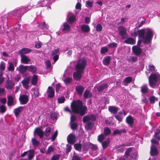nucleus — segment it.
Instances as JSON below:
<instances>
[{
    "label": "nucleus",
    "instance_id": "nucleus-1",
    "mask_svg": "<svg viewBox=\"0 0 160 160\" xmlns=\"http://www.w3.org/2000/svg\"><path fill=\"white\" fill-rule=\"evenodd\" d=\"M71 107L73 113L79 114L81 116H83L87 110V107L83 106L82 102L77 100L72 102L71 104Z\"/></svg>",
    "mask_w": 160,
    "mask_h": 160
},
{
    "label": "nucleus",
    "instance_id": "nucleus-2",
    "mask_svg": "<svg viewBox=\"0 0 160 160\" xmlns=\"http://www.w3.org/2000/svg\"><path fill=\"white\" fill-rule=\"evenodd\" d=\"M138 37L143 39V43L148 44L151 42L153 35L151 29L149 28L145 32V29H141L138 30Z\"/></svg>",
    "mask_w": 160,
    "mask_h": 160
},
{
    "label": "nucleus",
    "instance_id": "nucleus-3",
    "mask_svg": "<svg viewBox=\"0 0 160 160\" xmlns=\"http://www.w3.org/2000/svg\"><path fill=\"white\" fill-rule=\"evenodd\" d=\"M149 83L150 86L152 88L157 83L158 81L160 83V74L158 72L151 74L148 78Z\"/></svg>",
    "mask_w": 160,
    "mask_h": 160
},
{
    "label": "nucleus",
    "instance_id": "nucleus-4",
    "mask_svg": "<svg viewBox=\"0 0 160 160\" xmlns=\"http://www.w3.org/2000/svg\"><path fill=\"white\" fill-rule=\"evenodd\" d=\"M87 63L86 60L84 58H82L79 59L75 67V70L83 72L84 70L86 67Z\"/></svg>",
    "mask_w": 160,
    "mask_h": 160
},
{
    "label": "nucleus",
    "instance_id": "nucleus-5",
    "mask_svg": "<svg viewBox=\"0 0 160 160\" xmlns=\"http://www.w3.org/2000/svg\"><path fill=\"white\" fill-rule=\"evenodd\" d=\"M32 7V6H31V7ZM28 8V7H25L24 8H22L18 10H15L12 12V14L13 16L16 15L15 14H17L19 15L22 14L23 15L24 13H25L31 9V8H29L28 9H27Z\"/></svg>",
    "mask_w": 160,
    "mask_h": 160
},
{
    "label": "nucleus",
    "instance_id": "nucleus-6",
    "mask_svg": "<svg viewBox=\"0 0 160 160\" xmlns=\"http://www.w3.org/2000/svg\"><path fill=\"white\" fill-rule=\"evenodd\" d=\"M118 29L119 34L122 37V39H125L127 34L126 29L123 26H120L118 27Z\"/></svg>",
    "mask_w": 160,
    "mask_h": 160
},
{
    "label": "nucleus",
    "instance_id": "nucleus-7",
    "mask_svg": "<svg viewBox=\"0 0 160 160\" xmlns=\"http://www.w3.org/2000/svg\"><path fill=\"white\" fill-rule=\"evenodd\" d=\"M15 85L14 82L8 78V80H7L5 82V87L8 90H12L14 87Z\"/></svg>",
    "mask_w": 160,
    "mask_h": 160
},
{
    "label": "nucleus",
    "instance_id": "nucleus-8",
    "mask_svg": "<svg viewBox=\"0 0 160 160\" xmlns=\"http://www.w3.org/2000/svg\"><path fill=\"white\" fill-rule=\"evenodd\" d=\"M76 71L73 74V78L76 81H80L81 79L82 73L83 72L81 71Z\"/></svg>",
    "mask_w": 160,
    "mask_h": 160
},
{
    "label": "nucleus",
    "instance_id": "nucleus-9",
    "mask_svg": "<svg viewBox=\"0 0 160 160\" xmlns=\"http://www.w3.org/2000/svg\"><path fill=\"white\" fill-rule=\"evenodd\" d=\"M28 66H24L21 64L17 68L16 70L18 71L20 73L24 74L28 70Z\"/></svg>",
    "mask_w": 160,
    "mask_h": 160
},
{
    "label": "nucleus",
    "instance_id": "nucleus-10",
    "mask_svg": "<svg viewBox=\"0 0 160 160\" xmlns=\"http://www.w3.org/2000/svg\"><path fill=\"white\" fill-rule=\"evenodd\" d=\"M19 100L21 104H25L28 101V96L26 94L20 95L19 97Z\"/></svg>",
    "mask_w": 160,
    "mask_h": 160
},
{
    "label": "nucleus",
    "instance_id": "nucleus-11",
    "mask_svg": "<svg viewBox=\"0 0 160 160\" xmlns=\"http://www.w3.org/2000/svg\"><path fill=\"white\" fill-rule=\"evenodd\" d=\"M46 92L48 97L49 98H52L53 97L55 94L54 89L51 86H49L47 89Z\"/></svg>",
    "mask_w": 160,
    "mask_h": 160
},
{
    "label": "nucleus",
    "instance_id": "nucleus-12",
    "mask_svg": "<svg viewBox=\"0 0 160 160\" xmlns=\"http://www.w3.org/2000/svg\"><path fill=\"white\" fill-rule=\"evenodd\" d=\"M132 50L134 54L137 56H139L142 53L141 49L137 46H134L132 47Z\"/></svg>",
    "mask_w": 160,
    "mask_h": 160
},
{
    "label": "nucleus",
    "instance_id": "nucleus-13",
    "mask_svg": "<svg viewBox=\"0 0 160 160\" xmlns=\"http://www.w3.org/2000/svg\"><path fill=\"white\" fill-rule=\"evenodd\" d=\"M68 142L71 144L73 145L76 141V136L70 133L67 137Z\"/></svg>",
    "mask_w": 160,
    "mask_h": 160
},
{
    "label": "nucleus",
    "instance_id": "nucleus-14",
    "mask_svg": "<svg viewBox=\"0 0 160 160\" xmlns=\"http://www.w3.org/2000/svg\"><path fill=\"white\" fill-rule=\"evenodd\" d=\"M30 81V77L28 76L26 78L22 81V83L24 88L26 89H28Z\"/></svg>",
    "mask_w": 160,
    "mask_h": 160
},
{
    "label": "nucleus",
    "instance_id": "nucleus-15",
    "mask_svg": "<svg viewBox=\"0 0 160 160\" xmlns=\"http://www.w3.org/2000/svg\"><path fill=\"white\" fill-rule=\"evenodd\" d=\"M34 133L35 134H37L39 136L40 138H42L44 135V132L41 129V128L39 127L36 128L34 129Z\"/></svg>",
    "mask_w": 160,
    "mask_h": 160
},
{
    "label": "nucleus",
    "instance_id": "nucleus-16",
    "mask_svg": "<svg viewBox=\"0 0 160 160\" xmlns=\"http://www.w3.org/2000/svg\"><path fill=\"white\" fill-rule=\"evenodd\" d=\"M150 154V155L152 156H155L158 154V152L156 146L153 145L151 147Z\"/></svg>",
    "mask_w": 160,
    "mask_h": 160
},
{
    "label": "nucleus",
    "instance_id": "nucleus-17",
    "mask_svg": "<svg viewBox=\"0 0 160 160\" xmlns=\"http://www.w3.org/2000/svg\"><path fill=\"white\" fill-rule=\"evenodd\" d=\"M108 87V85L107 83H103L102 85H99L97 87V89L98 91L101 92L104 90L107 89Z\"/></svg>",
    "mask_w": 160,
    "mask_h": 160
},
{
    "label": "nucleus",
    "instance_id": "nucleus-18",
    "mask_svg": "<svg viewBox=\"0 0 160 160\" xmlns=\"http://www.w3.org/2000/svg\"><path fill=\"white\" fill-rule=\"evenodd\" d=\"M32 50L27 48H23L21 50H19L18 52V54L21 55H24V54H27L30 52Z\"/></svg>",
    "mask_w": 160,
    "mask_h": 160
},
{
    "label": "nucleus",
    "instance_id": "nucleus-19",
    "mask_svg": "<svg viewBox=\"0 0 160 160\" xmlns=\"http://www.w3.org/2000/svg\"><path fill=\"white\" fill-rule=\"evenodd\" d=\"M81 29L83 33H88L90 31V29L88 25L83 24L81 26Z\"/></svg>",
    "mask_w": 160,
    "mask_h": 160
},
{
    "label": "nucleus",
    "instance_id": "nucleus-20",
    "mask_svg": "<svg viewBox=\"0 0 160 160\" xmlns=\"http://www.w3.org/2000/svg\"><path fill=\"white\" fill-rule=\"evenodd\" d=\"M85 88L81 85H78L76 87L75 89L78 94L79 95H82L84 90Z\"/></svg>",
    "mask_w": 160,
    "mask_h": 160
},
{
    "label": "nucleus",
    "instance_id": "nucleus-21",
    "mask_svg": "<svg viewBox=\"0 0 160 160\" xmlns=\"http://www.w3.org/2000/svg\"><path fill=\"white\" fill-rule=\"evenodd\" d=\"M126 122L131 127H132L133 124L134 123V121L133 119L132 116H129L127 117L126 119Z\"/></svg>",
    "mask_w": 160,
    "mask_h": 160
},
{
    "label": "nucleus",
    "instance_id": "nucleus-22",
    "mask_svg": "<svg viewBox=\"0 0 160 160\" xmlns=\"http://www.w3.org/2000/svg\"><path fill=\"white\" fill-rule=\"evenodd\" d=\"M21 62L22 63L27 64L30 61L28 58L25 55H21Z\"/></svg>",
    "mask_w": 160,
    "mask_h": 160
},
{
    "label": "nucleus",
    "instance_id": "nucleus-23",
    "mask_svg": "<svg viewBox=\"0 0 160 160\" xmlns=\"http://www.w3.org/2000/svg\"><path fill=\"white\" fill-rule=\"evenodd\" d=\"M28 158L29 160H31L33 158L35 154V151L33 149H30L28 151Z\"/></svg>",
    "mask_w": 160,
    "mask_h": 160
},
{
    "label": "nucleus",
    "instance_id": "nucleus-24",
    "mask_svg": "<svg viewBox=\"0 0 160 160\" xmlns=\"http://www.w3.org/2000/svg\"><path fill=\"white\" fill-rule=\"evenodd\" d=\"M124 42L127 44L133 45L135 43V41L133 38L129 37L126 39Z\"/></svg>",
    "mask_w": 160,
    "mask_h": 160
},
{
    "label": "nucleus",
    "instance_id": "nucleus-25",
    "mask_svg": "<svg viewBox=\"0 0 160 160\" xmlns=\"http://www.w3.org/2000/svg\"><path fill=\"white\" fill-rule=\"evenodd\" d=\"M92 94L89 91L86 89L84 93L83 97L85 99H88L92 97Z\"/></svg>",
    "mask_w": 160,
    "mask_h": 160
},
{
    "label": "nucleus",
    "instance_id": "nucleus-26",
    "mask_svg": "<svg viewBox=\"0 0 160 160\" xmlns=\"http://www.w3.org/2000/svg\"><path fill=\"white\" fill-rule=\"evenodd\" d=\"M108 110L111 113L115 114L117 113L118 108L113 106H109L108 107Z\"/></svg>",
    "mask_w": 160,
    "mask_h": 160
},
{
    "label": "nucleus",
    "instance_id": "nucleus-27",
    "mask_svg": "<svg viewBox=\"0 0 160 160\" xmlns=\"http://www.w3.org/2000/svg\"><path fill=\"white\" fill-rule=\"evenodd\" d=\"M7 105L10 106L13 105L14 101L13 97L11 95H9L7 97Z\"/></svg>",
    "mask_w": 160,
    "mask_h": 160
},
{
    "label": "nucleus",
    "instance_id": "nucleus-28",
    "mask_svg": "<svg viewBox=\"0 0 160 160\" xmlns=\"http://www.w3.org/2000/svg\"><path fill=\"white\" fill-rule=\"evenodd\" d=\"M38 81V77L37 75H33L31 80V83L32 85H36Z\"/></svg>",
    "mask_w": 160,
    "mask_h": 160
},
{
    "label": "nucleus",
    "instance_id": "nucleus-29",
    "mask_svg": "<svg viewBox=\"0 0 160 160\" xmlns=\"http://www.w3.org/2000/svg\"><path fill=\"white\" fill-rule=\"evenodd\" d=\"M23 107L22 106H20L14 110L15 115L18 117L21 112L22 111Z\"/></svg>",
    "mask_w": 160,
    "mask_h": 160
},
{
    "label": "nucleus",
    "instance_id": "nucleus-30",
    "mask_svg": "<svg viewBox=\"0 0 160 160\" xmlns=\"http://www.w3.org/2000/svg\"><path fill=\"white\" fill-rule=\"evenodd\" d=\"M110 59L111 57L110 56L105 57V58L102 61L103 64L106 66H108L110 64Z\"/></svg>",
    "mask_w": 160,
    "mask_h": 160
},
{
    "label": "nucleus",
    "instance_id": "nucleus-31",
    "mask_svg": "<svg viewBox=\"0 0 160 160\" xmlns=\"http://www.w3.org/2000/svg\"><path fill=\"white\" fill-rule=\"evenodd\" d=\"M154 137L159 141H160V130L159 129H156L154 135Z\"/></svg>",
    "mask_w": 160,
    "mask_h": 160
},
{
    "label": "nucleus",
    "instance_id": "nucleus-32",
    "mask_svg": "<svg viewBox=\"0 0 160 160\" xmlns=\"http://www.w3.org/2000/svg\"><path fill=\"white\" fill-rule=\"evenodd\" d=\"M28 70L31 72L33 73H35L37 70L36 67L33 65H31L30 66H28Z\"/></svg>",
    "mask_w": 160,
    "mask_h": 160
},
{
    "label": "nucleus",
    "instance_id": "nucleus-33",
    "mask_svg": "<svg viewBox=\"0 0 160 160\" xmlns=\"http://www.w3.org/2000/svg\"><path fill=\"white\" fill-rule=\"evenodd\" d=\"M132 78L131 77L129 76L125 78L123 80V82L124 83V85L127 86L132 82Z\"/></svg>",
    "mask_w": 160,
    "mask_h": 160
},
{
    "label": "nucleus",
    "instance_id": "nucleus-34",
    "mask_svg": "<svg viewBox=\"0 0 160 160\" xmlns=\"http://www.w3.org/2000/svg\"><path fill=\"white\" fill-rule=\"evenodd\" d=\"M94 124L91 122H88L86 123L85 125V128L87 130L91 129L93 127Z\"/></svg>",
    "mask_w": 160,
    "mask_h": 160
},
{
    "label": "nucleus",
    "instance_id": "nucleus-35",
    "mask_svg": "<svg viewBox=\"0 0 160 160\" xmlns=\"http://www.w3.org/2000/svg\"><path fill=\"white\" fill-rule=\"evenodd\" d=\"M31 142L32 145L35 147H38L40 143L39 141L37 140L35 138L32 139Z\"/></svg>",
    "mask_w": 160,
    "mask_h": 160
},
{
    "label": "nucleus",
    "instance_id": "nucleus-36",
    "mask_svg": "<svg viewBox=\"0 0 160 160\" xmlns=\"http://www.w3.org/2000/svg\"><path fill=\"white\" fill-rule=\"evenodd\" d=\"M63 28L62 31H68L70 30L71 28L70 25L67 22H64L63 24Z\"/></svg>",
    "mask_w": 160,
    "mask_h": 160
},
{
    "label": "nucleus",
    "instance_id": "nucleus-37",
    "mask_svg": "<svg viewBox=\"0 0 160 160\" xmlns=\"http://www.w3.org/2000/svg\"><path fill=\"white\" fill-rule=\"evenodd\" d=\"M132 148H128L125 151L124 155L127 159L129 156L131 152L132 151Z\"/></svg>",
    "mask_w": 160,
    "mask_h": 160
},
{
    "label": "nucleus",
    "instance_id": "nucleus-38",
    "mask_svg": "<svg viewBox=\"0 0 160 160\" xmlns=\"http://www.w3.org/2000/svg\"><path fill=\"white\" fill-rule=\"evenodd\" d=\"M111 132V131L109 127H105L104 129V133L105 136L110 134Z\"/></svg>",
    "mask_w": 160,
    "mask_h": 160
},
{
    "label": "nucleus",
    "instance_id": "nucleus-39",
    "mask_svg": "<svg viewBox=\"0 0 160 160\" xmlns=\"http://www.w3.org/2000/svg\"><path fill=\"white\" fill-rule=\"evenodd\" d=\"M51 131V128L49 127H47L44 132V135L46 137H48L50 134Z\"/></svg>",
    "mask_w": 160,
    "mask_h": 160
},
{
    "label": "nucleus",
    "instance_id": "nucleus-40",
    "mask_svg": "<svg viewBox=\"0 0 160 160\" xmlns=\"http://www.w3.org/2000/svg\"><path fill=\"white\" fill-rule=\"evenodd\" d=\"M76 18L75 15H72L68 19L67 21L69 23L72 24L75 21Z\"/></svg>",
    "mask_w": 160,
    "mask_h": 160
},
{
    "label": "nucleus",
    "instance_id": "nucleus-41",
    "mask_svg": "<svg viewBox=\"0 0 160 160\" xmlns=\"http://www.w3.org/2000/svg\"><path fill=\"white\" fill-rule=\"evenodd\" d=\"M102 142L103 148L104 149H105L107 148L109 145V140L108 139L107 141H105Z\"/></svg>",
    "mask_w": 160,
    "mask_h": 160
},
{
    "label": "nucleus",
    "instance_id": "nucleus-42",
    "mask_svg": "<svg viewBox=\"0 0 160 160\" xmlns=\"http://www.w3.org/2000/svg\"><path fill=\"white\" fill-rule=\"evenodd\" d=\"M74 147L75 149L78 151H81L82 149V145L81 144L78 143L74 144Z\"/></svg>",
    "mask_w": 160,
    "mask_h": 160
},
{
    "label": "nucleus",
    "instance_id": "nucleus-43",
    "mask_svg": "<svg viewBox=\"0 0 160 160\" xmlns=\"http://www.w3.org/2000/svg\"><path fill=\"white\" fill-rule=\"evenodd\" d=\"M9 66L8 68V69L10 71H13L14 70V66L12 62H9Z\"/></svg>",
    "mask_w": 160,
    "mask_h": 160
},
{
    "label": "nucleus",
    "instance_id": "nucleus-44",
    "mask_svg": "<svg viewBox=\"0 0 160 160\" xmlns=\"http://www.w3.org/2000/svg\"><path fill=\"white\" fill-rule=\"evenodd\" d=\"M91 120V117L88 115L84 116L82 118V121L84 123L87 122Z\"/></svg>",
    "mask_w": 160,
    "mask_h": 160
},
{
    "label": "nucleus",
    "instance_id": "nucleus-45",
    "mask_svg": "<svg viewBox=\"0 0 160 160\" xmlns=\"http://www.w3.org/2000/svg\"><path fill=\"white\" fill-rule=\"evenodd\" d=\"M148 88L147 85H144L141 87V91L142 93H146L147 92Z\"/></svg>",
    "mask_w": 160,
    "mask_h": 160
},
{
    "label": "nucleus",
    "instance_id": "nucleus-46",
    "mask_svg": "<svg viewBox=\"0 0 160 160\" xmlns=\"http://www.w3.org/2000/svg\"><path fill=\"white\" fill-rule=\"evenodd\" d=\"M72 81V78L68 77L65 78L64 82L66 84H67L70 83Z\"/></svg>",
    "mask_w": 160,
    "mask_h": 160
},
{
    "label": "nucleus",
    "instance_id": "nucleus-47",
    "mask_svg": "<svg viewBox=\"0 0 160 160\" xmlns=\"http://www.w3.org/2000/svg\"><path fill=\"white\" fill-rule=\"evenodd\" d=\"M148 71L149 72H153L155 71V67L152 64H150L148 65Z\"/></svg>",
    "mask_w": 160,
    "mask_h": 160
},
{
    "label": "nucleus",
    "instance_id": "nucleus-48",
    "mask_svg": "<svg viewBox=\"0 0 160 160\" xmlns=\"http://www.w3.org/2000/svg\"><path fill=\"white\" fill-rule=\"evenodd\" d=\"M108 48L107 47H102L101 49L100 52L101 54H103L108 52Z\"/></svg>",
    "mask_w": 160,
    "mask_h": 160
},
{
    "label": "nucleus",
    "instance_id": "nucleus-49",
    "mask_svg": "<svg viewBox=\"0 0 160 160\" xmlns=\"http://www.w3.org/2000/svg\"><path fill=\"white\" fill-rule=\"evenodd\" d=\"M7 110V108L5 105H2L0 106V112L1 113H4Z\"/></svg>",
    "mask_w": 160,
    "mask_h": 160
},
{
    "label": "nucleus",
    "instance_id": "nucleus-50",
    "mask_svg": "<svg viewBox=\"0 0 160 160\" xmlns=\"http://www.w3.org/2000/svg\"><path fill=\"white\" fill-rule=\"evenodd\" d=\"M105 138L104 135L102 134L98 136V140L100 142H102Z\"/></svg>",
    "mask_w": 160,
    "mask_h": 160
},
{
    "label": "nucleus",
    "instance_id": "nucleus-51",
    "mask_svg": "<svg viewBox=\"0 0 160 160\" xmlns=\"http://www.w3.org/2000/svg\"><path fill=\"white\" fill-rule=\"evenodd\" d=\"M54 151V148L51 146L49 147L47 149V151L46 152L47 154H49Z\"/></svg>",
    "mask_w": 160,
    "mask_h": 160
},
{
    "label": "nucleus",
    "instance_id": "nucleus-52",
    "mask_svg": "<svg viewBox=\"0 0 160 160\" xmlns=\"http://www.w3.org/2000/svg\"><path fill=\"white\" fill-rule=\"evenodd\" d=\"M70 123L71 128L72 130H75L77 129L78 126V124L77 123L74 122Z\"/></svg>",
    "mask_w": 160,
    "mask_h": 160
},
{
    "label": "nucleus",
    "instance_id": "nucleus-53",
    "mask_svg": "<svg viewBox=\"0 0 160 160\" xmlns=\"http://www.w3.org/2000/svg\"><path fill=\"white\" fill-rule=\"evenodd\" d=\"M108 47L110 48H116L118 46V44L115 42L110 43L108 44Z\"/></svg>",
    "mask_w": 160,
    "mask_h": 160
},
{
    "label": "nucleus",
    "instance_id": "nucleus-54",
    "mask_svg": "<svg viewBox=\"0 0 160 160\" xmlns=\"http://www.w3.org/2000/svg\"><path fill=\"white\" fill-rule=\"evenodd\" d=\"M58 102L59 103H63L65 101V98L63 96L59 98L58 99Z\"/></svg>",
    "mask_w": 160,
    "mask_h": 160
},
{
    "label": "nucleus",
    "instance_id": "nucleus-55",
    "mask_svg": "<svg viewBox=\"0 0 160 160\" xmlns=\"http://www.w3.org/2000/svg\"><path fill=\"white\" fill-rule=\"evenodd\" d=\"M5 69V63L3 62H1L0 65V69L2 71H3Z\"/></svg>",
    "mask_w": 160,
    "mask_h": 160
},
{
    "label": "nucleus",
    "instance_id": "nucleus-56",
    "mask_svg": "<svg viewBox=\"0 0 160 160\" xmlns=\"http://www.w3.org/2000/svg\"><path fill=\"white\" fill-rule=\"evenodd\" d=\"M57 135L58 131L57 130H56L54 132V134L52 135V136L51 138V139L52 141H53L55 140Z\"/></svg>",
    "mask_w": 160,
    "mask_h": 160
},
{
    "label": "nucleus",
    "instance_id": "nucleus-57",
    "mask_svg": "<svg viewBox=\"0 0 160 160\" xmlns=\"http://www.w3.org/2000/svg\"><path fill=\"white\" fill-rule=\"evenodd\" d=\"M50 118L52 120L57 119V113H52L50 115Z\"/></svg>",
    "mask_w": 160,
    "mask_h": 160
},
{
    "label": "nucleus",
    "instance_id": "nucleus-58",
    "mask_svg": "<svg viewBox=\"0 0 160 160\" xmlns=\"http://www.w3.org/2000/svg\"><path fill=\"white\" fill-rule=\"evenodd\" d=\"M60 158L59 154L54 155L50 160H58Z\"/></svg>",
    "mask_w": 160,
    "mask_h": 160
},
{
    "label": "nucleus",
    "instance_id": "nucleus-59",
    "mask_svg": "<svg viewBox=\"0 0 160 160\" xmlns=\"http://www.w3.org/2000/svg\"><path fill=\"white\" fill-rule=\"evenodd\" d=\"M102 28L101 24H98L96 27V30L97 32H100L102 30Z\"/></svg>",
    "mask_w": 160,
    "mask_h": 160
},
{
    "label": "nucleus",
    "instance_id": "nucleus-60",
    "mask_svg": "<svg viewBox=\"0 0 160 160\" xmlns=\"http://www.w3.org/2000/svg\"><path fill=\"white\" fill-rule=\"evenodd\" d=\"M77 119V117L75 115H72L70 117V123H74Z\"/></svg>",
    "mask_w": 160,
    "mask_h": 160
},
{
    "label": "nucleus",
    "instance_id": "nucleus-61",
    "mask_svg": "<svg viewBox=\"0 0 160 160\" xmlns=\"http://www.w3.org/2000/svg\"><path fill=\"white\" fill-rule=\"evenodd\" d=\"M45 64L46 65V68L47 69H49L51 66V63L49 60H47L46 61Z\"/></svg>",
    "mask_w": 160,
    "mask_h": 160
},
{
    "label": "nucleus",
    "instance_id": "nucleus-62",
    "mask_svg": "<svg viewBox=\"0 0 160 160\" xmlns=\"http://www.w3.org/2000/svg\"><path fill=\"white\" fill-rule=\"evenodd\" d=\"M130 60L129 61L132 62H135L138 60V58L136 57L131 56L130 57Z\"/></svg>",
    "mask_w": 160,
    "mask_h": 160
},
{
    "label": "nucleus",
    "instance_id": "nucleus-63",
    "mask_svg": "<svg viewBox=\"0 0 160 160\" xmlns=\"http://www.w3.org/2000/svg\"><path fill=\"white\" fill-rule=\"evenodd\" d=\"M90 146L91 147V149L93 150H96L98 148L97 146L92 143H90Z\"/></svg>",
    "mask_w": 160,
    "mask_h": 160
},
{
    "label": "nucleus",
    "instance_id": "nucleus-64",
    "mask_svg": "<svg viewBox=\"0 0 160 160\" xmlns=\"http://www.w3.org/2000/svg\"><path fill=\"white\" fill-rule=\"evenodd\" d=\"M81 158L76 155L73 156L72 160H81Z\"/></svg>",
    "mask_w": 160,
    "mask_h": 160
}]
</instances>
